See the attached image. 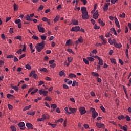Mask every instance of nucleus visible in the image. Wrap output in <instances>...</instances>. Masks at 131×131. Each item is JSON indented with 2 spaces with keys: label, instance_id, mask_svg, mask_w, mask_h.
I'll list each match as a JSON object with an SVG mask.
<instances>
[{
  "label": "nucleus",
  "instance_id": "obj_6",
  "mask_svg": "<svg viewBox=\"0 0 131 131\" xmlns=\"http://www.w3.org/2000/svg\"><path fill=\"white\" fill-rule=\"evenodd\" d=\"M33 76V77L35 78V79H36L37 78V74L35 73V71H32L29 75L30 77H31V76Z\"/></svg>",
  "mask_w": 131,
  "mask_h": 131
},
{
  "label": "nucleus",
  "instance_id": "obj_60",
  "mask_svg": "<svg viewBox=\"0 0 131 131\" xmlns=\"http://www.w3.org/2000/svg\"><path fill=\"white\" fill-rule=\"evenodd\" d=\"M43 83H45V82H43V81H40L39 82V84H38V85H39V86L42 85V84H43Z\"/></svg>",
  "mask_w": 131,
  "mask_h": 131
},
{
  "label": "nucleus",
  "instance_id": "obj_37",
  "mask_svg": "<svg viewBox=\"0 0 131 131\" xmlns=\"http://www.w3.org/2000/svg\"><path fill=\"white\" fill-rule=\"evenodd\" d=\"M26 20L27 21H32V19H31V18H30V16L28 14H27L26 16Z\"/></svg>",
  "mask_w": 131,
  "mask_h": 131
},
{
  "label": "nucleus",
  "instance_id": "obj_45",
  "mask_svg": "<svg viewBox=\"0 0 131 131\" xmlns=\"http://www.w3.org/2000/svg\"><path fill=\"white\" fill-rule=\"evenodd\" d=\"M25 67L26 69H28V70H30V69H31V67L29 66V64L26 65Z\"/></svg>",
  "mask_w": 131,
  "mask_h": 131
},
{
  "label": "nucleus",
  "instance_id": "obj_49",
  "mask_svg": "<svg viewBox=\"0 0 131 131\" xmlns=\"http://www.w3.org/2000/svg\"><path fill=\"white\" fill-rule=\"evenodd\" d=\"M99 65H101V66H103V60L100 59L99 60V62H98Z\"/></svg>",
  "mask_w": 131,
  "mask_h": 131
},
{
  "label": "nucleus",
  "instance_id": "obj_1",
  "mask_svg": "<svg viewBox=\"0 0 131 131\" xmlns=\"http://www.w3.org/2000/svg\"><path fill=\"white\" fill-rule=\"evenodd\" d=\"M46 46V41H42L40 43H38L35 48L36 49L37 52L40 53V52L45 49V46Z\"/></svg>",
  "mask_w": 131,
  "mask_h": 131
},
{
  "label": "nucleus",
  "instance_id": "obj_35",
  "mask_svg": "<svg viewBox=\"0 0 131 131\" xmlns=\"http://www.w3.org/2000/svg\"><path fill=\"white\" fill-rule=\"evenodd\" d=\"M7 97L8 98V99H11L12 98H14V95L8 94L7 95Z\"/></svg>",
  "mask_w": 131,
  "mask_h": 131
},
{
  "label": "nucleus",
  "instance_id": "obj_43",
  "mask_svg": "<svg viewBox=\"0 0 131 131\" xmlns=\"http://www.w3.org/2000/svg\"><path fill=\"white\" fill-rule=\"evenodd\" d=\"M127 121H130V117L128 115H126L125 117Z\"/></svg>",
  "mask_w": 131,
  "mask_h": 131
},
{
  "label": "nucleus",
  "instance_id": "obj_25",
  "mask_svg": "<svg viewBox=\"0 0 131 131\" xmlns=\"http://www.w3.org/2000/svg\"><path fill=\"white\" fill-rule=\"evenodd\" d=\"M30 108H31V105H30L29 106H26L24 109H23V111H26V110H29V109H30Z\"/></svg>",
  "mask_w": 131,
  "mask_h": 131
},
{
  "label": "nucleus",
  "instance_id": "obj_58",
  "mask_svg": "<svg viewBox=\"0 0 131 131\" xmlns=\"http://www.w3.org/2000/svg\"><path fill=\"white\" fill-rule=\"evenodd\" d=\"M63 89H66V90H68V89H69V87L68 86V85H67L66 84H63Z\"/></svg>",
  "mask_w": 131,
  "mask_h": 131
},
{
  "label": "nucleus",
  "instance_id": "obj_10",
  "mask_svg": "<svg viewBox=\"0 0 131 131\" xmlns=\"http://www.w3.org/2000/svg\"><path fill=\"white\" fill-rule=\"evenodd\" d=\"M69 110L71 112H68V114H71L72 113H75L77 110L75 108L69 107Z\"/></svg>",
  "mask_w": 131,
  "mask_h": 131
},
{
  "label": "nucleus",
  "instance_id": "obj_21",
  "mask_svg": "<svg viewBox=\"0 0 131 131\" xmlns=\"http://www.w3.org/2000/svg\"><path fill=\"white\" fill-rule=\"evenodd\" d=\"M13 8L15 11H17V10L19 9V6L16 5V3H14Z\"/></svg>",
  "mask_w": 131,
  "mask_h": 131
},
{
  "label": "nucleus",
  "instance_id": "obj_52",
  "mask_svg": "<svg viewBox=\"0 0 131 131\" xmlns=\"http://www.w3.org/2000/svg\"><path fill=\"white\" fill-rule=\"evenodd\" d=\"M38 9L39 10H38V11H42V10H43V6H42V5H41Z\"/></svg>",
  "mask_w": 131,
  "mask_h": 131
},
{
  "label": "nucleus",
  "instance_id": "obj_47",
  "mask_svg": "<svg viewBox=\"0 0 131 131\" xmlns=\"http://www.w3.org/2000/svg\"><path fill=\"white\" fill-rule=\"evenodd\" d=\"M45 100L46 101H52V98H51V97H49V96H47L46 98H45Z\"/></svg>",
  "mask_w": 131,
  "mask_h": 131
},
{
  "label": "nucleus",
  "instance_id": "obj_55",
  "mask_svg": "<svg viewBox=\"0 0 131 131\" xmlns=\"http://www.w3.org/2000/svg\"><path fill=\"white\" fill-rule=\"evenodd\" d=\"M25 56H26V55H25V54H22L21 55H20L19 56V59L21 60V59H22L23 58H24L25 57Z\"/></svg>",
  "mask_w": 131,
  "mask_h": 131
},
{
  "label": "nucleus",
  "instance_id": "obj_32",
  "mask_svg": "<svg viewBox=\"0 0 131 131\" xmlns=\"http://www.w3.org/2000/svg\"><path fill=\"white\" fill-rule=\"evenodd\" d=\"M48 125H51L53 128H55V127L57 126V124H52L51 123H48Z\"/></svg>",
  "mask_w": 131,
  "mask_h": 131
},
{
  "label": "nucleus",
  "instance_id": "obj_2",
  "mask_svg": "<svg viewBox=\"0 0 131 131\" xmlns=\"http://www.w3.org/2000/svg\"><path fill=\"white\" fill-rule=\"evenodd\" d=\"M81 11L82 12V19H89V13L86 11V8L84 7H81Z\"/></svg>",
  "mask_w": 131,
  "mask_h": 131
},
{
  "label": "nucleus",
  "instance_id": "obj_27",
  "mask_svg": "<svg viewBox=\"0 0 131 131\" xmlns=\"http://www.w3.org/2000/svg\"><path fill=\"white\" fill-rule=\"evenodd\" d=\"M63 75H64V76H66V74H65L63 71H61L59 72V76L62 77Z\"/></svg>",
  "mask_w": 131,
  "mask_h": 131
},
{
  "label": "nucleus",
  "instance_id": "obj_48",
  "mask_svg": "<svg viewBox=\"0 0 131 131\" xmlns=\"http://www.w3.org/2000/svg\"><path fill=\"white\" fill-rule=\"evenodd\" d=\"M119 16L120 18H122V17L125 18V13H124V12H123L122 14H120Z\"/></svg>",
  "mask_w": 131,
  "mask_h": 131
},
{
  "label": "nucleus",
  "instance_id": "obj_19",
  "mask_svg": "<svg viewBox=\"0 0 131 131\" xmlns=\"http://www.w3.org/2000/svg\"><path fill=\"white\" fill-rule=\"evenodd\" d=\"M10 86L11 88H12V89H13V90H14V91H16V92H18V91H19V87L17 86H13V84H11Z\"/></svg>",
  "mask_w": 131,
  "mask_h": 131
},
{
  "label": "nucleus",
  "instance_id": "obj_20",
  "mask_svg": "<svg viewBox=\"0 0 131 131\" xmlns=\"http://www.w3.org/2000/svg\"><path fill=\"white\" fill-rule=\"evenodd\" d=\"M26 126L28 127L29 129H32L33 128V127L32 126V124H30V123H27L26 124Z\"/></svg>",
  "mask_w": 131,
  "mask_h": 131
},
{
  "label": "nucleus",
  "instance_id": "obj_57",
  "mask_svg": "<svg viewBox=\"0 0 131 131\" xmlns=\"http://www.w3.org/2000/svg\"><path fill=\"white\" fill-rule=\"evenodd\" d=\"M125 54H126V56L127 58H129V56H128V49L126 50Z\"/></svg>",
  "mask_w": 131,
  "mask_h": 131
},
{
  "label": "nucleus",
  "instance_id": "obj_14",
  "mask_svg": "<svg viewBox=\"0 0 131 131\" xmlns=\"http://www.w3.org/2000/svg\"><path fill=\"white\" fill-rule=\"evenodd\" d=\"M96 126L99 127V128H102V127H105V125L104 124H101V123H96Z\"/></svg>",
  "mask_w": 131,
  "mask_h": 131
},
{
  "label": "nucleus",
  "instance_id": "obj_42",
  "mask_svg": "<svg viewBox=\"0 0 131 131\" xmlns=\"http://www.w3.org/2000/svg\"><path fill=\"white\" fill-rule=\"evenodd\" d=\"M122 129H123V130H124V131H127V126L125 125L123 126V127L122 128Z\"/></svg>",
  "mask_w": 131,
  "mask_h": 131
},
{
  "label": "nucleus",
  "instance_id": "obj_26",
  "mask_svg": "<svg viewBox=\"0 0 131 131\" xmlns=\"http://www.w3.org/2000/svg\"><path fill=\"white\" fill-rule=\"evenodd\" d=\"M98 23H99V24H101V26H104L105 25V23L103 22L101 18H99L98 19Z\"/></svg>",
  "mask_w": 131,
  "mask_h": 131
},
{
  "label": "nucleus",
  "instance_id": "obj_28",
  "mask_svg": "<svg viewBox=\"0 0 131 131\" xmlns=\"http://www.w3.org/2000/svg\"><path fill=\"white\" fill-rule=\"evenodd\" d=\"M110 60L111 63H112V64H116V59L114 58H111Z\"/></svg>",
  "mask_w": 131,
  "mask_h": 131
},
{
  "label": "nucleus",
  "instance_id": "obj_59",
  "mask_svg": "<svg viewBox=\"0 0 131 131\" xmlns=\"http://www.w3.org/2000/svg\"><path fill=\"white\" fill-rule=\"evenodd\" d=\"M54 21L55 22H58V21H59V17L58 16H56V17L54 19Z\"/></svg>",
  "mask_w": 131,
  "mask_h": 131
},
{
  "label": "nucleus",
  "instance_id": "obj_63",
  "mask_svg": "<svg viewBox=\"0 0 131 131\" xmlns=\"http://www.w3.org/2000/svg\"><path fill=\"white\" fill-rule=\"evenodd\" d=\"M95 29H100V26H97V24H95L94 26Z\"/></svg>",
  "mask_w": 131,
  "mask_h": 131
},
{
  "label": "nucleus",
  "instance_id": "obj_51",
  "mask_svg": "<svg viewBox=\"0 0 131 131\" xmlns=\"http://www.w3.org/2000/svg\"><path fill=\"white\" fill-rule=\"evenodd\" d=\"M81 2H82V3H83V5L84 6H85V5H86V4H88V1H86V0H81Z\"/></svg>",
  "mask_w": 131,
  "mask_h": 131
},
{
  "label": "nucleus",
  "instance_id": "obj_38",
  "mask_svg": "<svg viewBox=\"0 0 131 131\" xmlns=\"http://www.w3.org/2000/svg\"><path fill=\"white\" fill-rule=\"evenodd\" d=\"M83 60L84 63H85V64H86V65H89V60H88V59H86V58H83Z\"/></svg>",
  "mask_w": 131,
  "mask_h": 131
},
{
  "label": "nucleus",
  "instance_id": "obj_41",
  "mask_svg": "<svg viewBox=\"0 0 131 131\" xmlns=\"http://www.w3.org/2000/svg\"><path fill=\"white\" fill-rule=\"evenodd\" d=\"M119 120H121V119H124V116H119L118 117Z\"/></svg>",
  "mask_w": 131,
  "mask_h": 131
},
{
  "label": "nucleus",
  "instance_id": "obj_61",
  "mask_svg": "<svg viewBox=\"0 0 131 131\" xmlns=\"http://www.w3.org/2000/svg\"><path fill=\"white\" fill-rule=\"evenodd\" d=\"M13 28H10L9 30V32L11 33V34H12L13 33L14 31H13Z\"/></svg>",
  "mask_w": 131,
  "mask_h": 131
},
{
  "label": "nucleus",
  "instance_id": "obj_9",
  "mask_svg": "<svg viewBox=\"0 0 131 131\" xmlns=\"http://www.w3.org/2000/svg\"><path fill=\"white\" fill-rule=\"evenodd\" d=\"M18 126L21 130H24V129H25V124L23 122L19 123L18 124Z\"/></svg>",
  "mask_w": 131,
  "mask_h": 131
},
{
  "label": "nucleus",
  "instance_id": "obj_56",
  "mask_svg": "<svg viewBox=\"0 0 131 131\" xmlns=\"http://www.w3.org/2000/svg\"><path fill=\"white\" fill-rule=\"evenodd\" d=\"M17 54H19V55H21L22 54V49H19L16 52Z\"/></svg>",
  "mask_w": 131,
  "mask_h": 131
},
{
  "label": "nucleus",
  "instance_id": "obj_30",
  "mask_svg": "<svg viewBox=\"0 0 131 131\" xmlns=\"http://www.w3.org/2000/svg\"><path fill=\"white\" fill-rule=\"evenodd\" d=\"M116 48H118V49H119L120 48H121L122 47V45L121 43H116L115 45Z\"/></svg>",
  "mask_w": 131,
  "mask_h": 131
},
{
  "label": "nucleus",
  "instance_id": "obj_39",
  "mask_svg": "<svg viewBox=\"0 0 131 131\" xmlns=\"http://www.w3.org/2000/svg\"><path fill=\"white\" fill-rule=\"evenodd\" d=\"M10 128L12 131H17L16 127L14 126H10Z\"/></svg>",
  "mask_w": 131,
  "mask_h": 131
},
{
  "label": "nucleus",
  "instance_id": "obj_11",
  "mask_svg": "<svg viewBox=\"0 0 131 131\" xmlns=\"http://www.w3.org/2000/svg\"><path fill=\"white\" fill-rule=\"evenodd\" d=\"M98 17H99V11L96 10L93 15V18L94 19H98Z\"/></svg>",
  "mask_w": 131,
  "mask_h": 131
},
{
  "label": "nucleus",
  "instance_id": "obj_29",
  "mask_svg": "<svg viewBox=\"0 0 131 131\" xmlns=\"http://www.w3.org/2000/svg\"><path fill=\"white\" fill-rule=\"evenodd\" d=\"M39 70L41 72H48V70H47L46 68H40V69H39Z\"/></svg>",
  "mask_w": 131,
  "mask_h": 131
},
{
  "label": "nucleus",
  "instance_id": "obj_5",
  "mask_svg": "<svg viewBox=\"0 0 131 131\" xmlns=\"http://www.w3.org/2000/svg\"><path fill=\"white\" fill-rule=\"evenodd\" d=\"M82 42H83V38H82V36H81L78 38V40L75 41V43L77 46L79 43H82Z\"/></svg>",
  "mask_w": 131,
  "mask_h": 131
},
{
  "label": "nucleus",
  "instance_id": "obj_23",
  "mask_svg": "<svg viewBox=\"0 0 131 131\" xmlns=\"http://www.w3.org/2000/svg\"><path fill=\"white\" fill-rule=\"evenodd\" d=\"M44 120H46V119H49V115L48 114H43L42 116Z\"/></svg>",
  "mask_w": 131,
  "mask_h": 131
},
{
  "label": "nucleus",
  "instance_id": "obj_53",
  "mask_svg": "<svg viewBox=\"0 0 131 131\" xmlns=\"http://www.w3.org/2000/svg\"><path fill=\"white\" fill-rule=\"evenodd\" d=\"M7 59H12V58H14V56L13 55H9L7 56Z\"/></svg>",
  "mask_w": 131,
  "mask_h": 131
},
{
  "label": "nucleus",
  "instance_id": "obj_33",
  "mask_svg": "<svg viewBox=\"0 0 131 131\" xmlns=\"http://www.w3.org/2000/svg\"><path fill=\"white\" fill-rule=\"evenodd\" d=\"M87 60H88V61H91V62L95 61V59L94 58L91 57H88Z\"/></svg>",
  "mask_w": 131,
  "mask_h": 131
},
{
  "label": "nucleus",
  "instance_id": "obj_34",
  "mask_svg": "<svg viewBox=\"0 0 131 131\" xmlns=\"http://www.w3.org/2000/svg\"><path fill=\"white\" fill-rule=\"evenodd\" d=\"M75 85H78V82H76V81L74 80L72 83V86H75Z\"/></svg>",
  "mask_w": 131,
  "mask_h": 131
},
{
  "label": "nucleus",
  "instance_id": "obj_16",
  "mask_svg": "<svg viewBox=\"0 0 131 131\" xmlns=\"http://www.w3.org/2000/svg\"><path fill=\"white\" fill-rule=\"evenodd\" d=\"M115 23L116 24V26L118 28H120V25H119V21H118V19H117V17H115Z\"/></svg>",
  "mask_w": 131,
  "mask_h": 131
},
{
  "label": "nucleus",
  "instance_id": "obj_44",
  "mask_svg": "<svg viewBox=\"0 0 131 131\" xmlns=\"http://www.w3.org/2000/svg\"><path fill=\"white\" fill-rule=\"evenodd\" d=\"M15 24H19L21 23V19H16L15 20Z\"/></svg>",
  "mask_w": 131,
  "mask_h": 131
},
{
  "label": "nucleus",
  "instance_id": "obj_15",
  "mask_svg": "<svg viewBox=\"0 0 131 131\" xmlns=\"http://www.w3.org/2000/svg\"><path fill=\"white\" fill-rule=\"evenodd\" d=\"M109 5H110V3L108 4L107 3H105V4L104 5L103 11H104V12H106V11L108 10V8H109Z\"/></svg>",
  "mask_w": 131,
  "mask_h": 131
},
{
  "label": "nucleus",
  "instance_id": "obj_17",
  "mask_svg": "<svg viewBox=\"0 0 131 131\" xmlns=\"http://www.w3.org/2000/svg\"><path fill=\"white\" fill-rule=\"evenodd\" d=\"M72 25H78V20L76 19H72Z\"/></svg>",
  "mask_w": 131,
  "mask_h": 131
},
{
  "label": "nucleus",
  "instance_id": "obj_12",
  "mask_svg": "<svg viewBox=\"0 0 131 131\" xmlns=\"http://www.w3.org/2000/svg\"><path fill=\"white\" fill-rule=\"evenodd\" d=\"M38 31L39 32H42V33H43L45 31H46V29L44 28L41 27V26H40L39 25L37 26Z\"/></svg>",
  "mask_w": 131,
  "mask_h": 131
},
{
  "label": "nucleus",
  "instance_id": "obj_18",
  "mask_svg": "<svg viewBox=\"0 0 131 131\" xmlns=\"http://www.w3.org/2000/svg\"><path fill=\"white\" fill-rule=\"evenodd\" d=\"M91 74L92 76H94L95 77H99V76H100V75H99V73H96L95 72H92L91 73Z\"/></svg>",
  "mask_w": 131,
  "mask_h": 131
},
{
  "label": "nucleus",
  "instance_id": "obj_22",
  "mask_svg": "<svg viewBox=\"0 0 131 131\" xmlns=\"http://www.w3.org/2000/svg\"><path fill=\"white\" fill-rule=\"evenodd\" d=\"M69 78H75L76 77V75L73 74V73H71L69 75Z\"/></svg>",
  "mask_w": 131,
  "mask_h": 131
},
{
  "label": "nucleus",
  "instance_id": "obj_54",
  "mask_svg": "<svg viewBox=\"0 0 131 131\" xmlns=\"http://www.w3.org/2000/svg\"><path fill=\"white\" fill-rule=\"evenodd\" d=\"M63 121H64V119L63 118H60L59 120H57V122H60L61 123H62V122H63Z\"/></svg>",
  "mask_w": 131,
  "mask_h": 131
},
{
  "label": "nucleus",
  "instance_id": "obj_8",
  "mask_svg": "<svg viewBox=\"0 0 131 131\" xmlns=\"http://www.w3.org/2000/svg\"><path fill=\"white\" fill-rule=\"evenodd\" d=\"M79 26L73 27L71 30V31L78 32V31H79Z\"/></svg>",
  "mask_w": 131,
  "mask_h": 131
},
{
  "label": "nucleus",
  "instance_id": "obj_62",
  "mask_svg": "<svg viewBox=\"0 0 131 131\" xmlns=\"http://www.w3.org/2000/svg\"><path fill=\"white\" fill-rule=\"evenodd\" d=\"M21 36H19V35L16 36L15 37V39H19V40L21 39Z\"/></svg>",
  "mask_w": 131,
  "mask_h": 131
},
{
  "label": "nucleus",
  "instance_id": "obj_40",
  "mask_svg": "<svg viewBox=\"0 0 131 131\" xmlns=\"http://www.w3.org/2000/svg\"><path fill=\"white\" fill-rule=\"evenodd\" d=\"M51 108H53V109H56L57 108V104H51Z\"/></svg>",
  "mask_w": 131,
  "mask_h": 131
},
{
  "label": "nucleus",
  "instance_id": "obj_50",
  "mask_svg": "<svg viewBox=\"0 0 131 131\" xmlns=\"http://www.w3.org/2000/svg\"><path fill=\"white\" fill-rule=\"evenodd\" d=\"M73 59V58H72V57H68V61L69 63H71V62H72Z\"/></svg>",
  "mask_w": 131,
  "mask_h": 131
},
{
  "label": "nucleus",
  "instance_id": "obj_46",
  "mask_svg": "<svg viewBox=\"0 0 131 131\" xmlns=\"http://www.w3.org/2000/svg\"><path fill=\"white\" fill-rule=\"evenodd\" d=\"M32 38H33V39H35V40H38V37L36 36H34L33 35L32 37Z\"/></svg>",
  "mask_w": 131,
  "mask_h": 131
},
{
  "label": "nucleus",
  "instance_id": "obj_13",
  "mask_svg": "<svg viewBox=\"0 0 131 131\" xmlns=\"http://www.w3.org/2000/svg\"><path fill=\"white\" fill-rule=\"evenodd\" d=\"M42 20L44 21V22H47L48 25H51V20L48 19V18L47 17H43L42 18Z\"/></svg>",
  "mask_w": 131,
  "mask_h": 131
},
{
  "label": "nucleus",
  "instance_id": "obj_7",
  "mask_svg": "<svg viewBox=\"0 0 131 131\" xmlns=\"http://www.w3.org/2000/svg\"><path fill=\"white\" fill-rule=\"evenodd\" d=\"M79 111L81 115H83V114H85V113H86V111H85V107H80Z\"/></svg>",
  "mask_w": 131,
  "mask_h": 131
},
{
  "label": "nucleus",
  "instance_id": "obj_4",
  "mask_svg": "<svg viewBox=\"0 0 131 131\" xmlns=\"http://www.w3.org/2000/svg\"><path fill=\"white\" fill-rule=\"evenodd\" d=\"M48 93L49 92L48 91H45L42 89L39 90V94H40V95H43L45 97L48 96Z\"/></svg>",
  "mask_w": 131,
  "mask_h": 131
},
{
  "label": "nucleus",
  "instance_id": "obj_3",
  "mask_svg": "<svg viewBox=\"0 0 131 131\" xmlns=\"http://www.w3.org/2000/svg\"><path fill=\"white\" fill-rule=\"evenodd\" d=\"M90 111L92 112V116L93 119H95L97 116H98V113L96 112V110L93 107H91L90 109Z\"/></svg>",
  "mask_w": 131,
  "mask_h": 131
},
{
  "label": "nucleus",
  "instance_id": "obj_24",
  "mask_svg": "<svg viewBox=\"0 0 131 131\" xmlns=\"http://www.w3.org/2000/svg\"><path fill=\"white\" fill-rule=\"evenodd\" d=\"M27 114H28V115H31L32 116H33V115L35 114V112L28 111Z\"/></svg>",
  "mask_w": 131,
  "mask_h": 131
},
{
  "label": "nucleus",
  "instance_id": "obj_36",
  "mask_svg": "<svg viewBox=\"0 0 131 131\" xmlns=\"http://www.w3.org/2000/svg\"><path fill=\"white\" fill-rule=\"evenodd\" d=\"M41 39L42 40V41H44V40H46L47 39V36L44 35H41L40 36Z\"/></svg>",
  "mask_w": 131,
  "mask_h": 131
},
{
  "label": "nucleus",
  "instance_id": "obj_31",
  "mask_svg": "<svg viewBox=\"0 0 131 131\" xmlns=\"http://www.w3.org/2000/svg\"><path fill=\"white\" fill-rule=\"evenodd\" d=\"M66 46H71V40L69 39L66 41Z\"/></svg>",
  "mask_w": 131,
  "mask_h": 131
},
{
  "label": "nucleus",
  "instance_id": "obj_64",
  "mask_svg": "<svg viewBox=\"0 0 131 131\" xmlns=\"http://www.w3.org/2000/svg\"><path fill=\"white\" fill-rule=\"evenodd\" d=\"M37 121L39 122V121H45V120L43 119V118L42 117L41 118H38L37 119Z\"/></svg>",
  "mask_w": 131,
  "mask_h": 131
}]
</instances>
